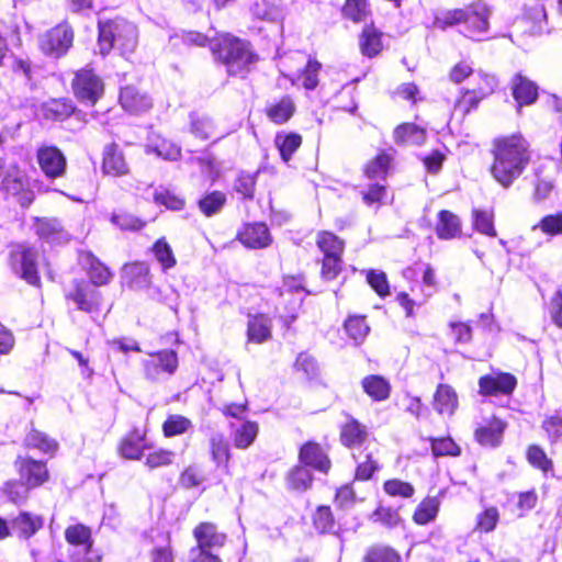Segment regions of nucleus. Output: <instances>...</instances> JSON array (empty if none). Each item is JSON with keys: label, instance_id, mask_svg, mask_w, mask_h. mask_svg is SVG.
Masks as SVG:
<instances>
[{"label": "nucleus", "instance_id": "1", "mask_svg": "<svg viewBox=\"0 0 562 562\" xmlns=\"http://www.w3.org/2000/svg\"><path fill=\"white\" fill-rule=\"evenodd\" d=\"M491 173L504 188H509L530 162V144L521 134L496 138L492 148Z\"/></svg>", "mask_w": 562, "mask_h": 562}, {"label": "nucleus", "instance_id": "2", "mask_svg": "<svg viewBox=\"0 0 562 562\" xmlns=\"http://www.w3.org/2000/svg\"><path fill=\"white\" fill-rule=\"evenodd\" d=\"M491 14L485 2L475 1L461 9L445 11L436 19V23L440 27L462 24L465 36L480 41L488 31Z\"/></svg>", "mask_w": 562, "mask_h": 562}, {"label": "nucleus", "instance_id": "3", "mask_svg": "<svg viewBox=\"0 0 562 562\" xmlns=\"http://www.w3.org/2000/svg\"><path fill=\"white\" fill-rule=\"evenodd\" d=\"M137 40V29L131 22L123 19L99 22L98 46L102 55L109 54L112 48L117 49L122 56L132 54Z\"/></svg>", "mask_w": 562, "mask_h": 562}, {"label": "nucleus", "instance_id": "4", "mask_svg": "<svg viewBox=\"0 0 562 562\" xmlns=\"http://www.w3.org/2000/svg\"><path fill=\"white\" fill-rule=\"evenodd\" d=\"M212 52L217 59L227 65L229 72H236L254 60L248 44L227 34L212 45Z\"/></svg>", "mask_w": 562, "mask_h": 562}, {"label": "nucleus", "instance_id": "5", "mask_svg": "<svg viewBox=\"0 0 562 562\" xmlns=\"http://www.w3.org/2000/svg\"><path fill=\"white\" fill-rule=\"evenodd\" d=\"M316 245L323 252L322 278L327 281L334 280L342 268L341 256L345 243L335 234L323 231L317 234Z\"/></svg>", "mask_w": 562, "mask_h": 562}, {"label": "nucleus", "instance_id": "6", "mask_svg": "<svg viewBox=\"0 0 562 562\" xmlns=\"http://www.w3.org/2000/svg\"><path fill=\"white\" fill-rule=\"evenodd\" d=\"M178 364V356L173 350L150 353L149 358L143 361L145 378L153 382L162 381L175 374Z\"/></svg>", "mask_w": 562, "mask_h": 562}, {"label": "nucleus", "instance_id": "7", "mask_svg": "<svg viewBox=\"0 0 562 562\" xmlns=\"http://www.w3.org/2000/svg\"><path fill=\"white\" fill-rule=\"evenodd\" d=\"M37 258L36 249L25 245H16L10 254L12 269L31 285L40 284Z\"/></svg>", "mask_w": 562, "mask_h": 562}, {"label": "nucleus", "instance_id": "8", "mask_svg": "<svg viewBox=\"0 0 562 562\" xmlns=\"http://www.w3.org/2000/svg\"><path fill=\"white\" fill-rule=\"evenodd\" d=\"M74 32L67 24H59L40 37V48L48 56L58 58L72 45Z\"/></svg>", "mask_w": 562, "mask_h": 562}, {"label": "nucleus", "instance_id": "9", "mask_svg": "<svg viewBox=\"0 0 562 562\" xmlns=\"http://www.w3.org/2000/svg\"><path fill=\"white\" fill-rule=\"evenodd\" d=\"M103 88L100 77L90 69L79 70L72 81V89L77 99L89 105L97 103L103 94Z\"/></svg>", "mask_w": 562, "mask_h": 562}, {"label": "nucleus", "instance_id": "10", "mask_svg": "<svg viewBox=\"0 0 562 562\" xmlns=\"http://www.w3.org/2000/svg\"><path fill=\"white\" fill-rule=\"evenodd\" d=\"M36 158L41 170L47 178L56 179L65 175L67 160L57 147H40L36 153Z\"/></svg>", "mask_w": 562, "mask_h": 562}, {"label": "nucleus", "instance_id": "11", "mask_svg": "<svg viewBox=\"0 0 562 562\" xmlns=\"http://www.w3.org/2000/svg\"><path fill=\"white\" fill-rule=\"evenodd\" d=\"M14 464L20 474L21 481L27 485V487H38L49 477L46 463L42 461L25 457H18Z\"/></svg>", "mask_w": 562, "mask_h": 562}, {"label": "nucleus", "instance_id": "12", "mask_svg": "<svg viewBox=\"0 0 562 562\" xmlns=\"http://www.w3.org/2000/svg\"><path fill=\"white\" fill-rule=\"evenodd\" d=\"M79 310L92 312L100 305L101 294L88 282L80 280L74 282V291L68 294Z\"/></svg>", "mask_w": 562, "mask_h": 562}, {"label": "nucleus", "instance_id": "13", "mask_svg": "<svg viewBox=\"0 0 562 562\" xmlns=\"http://www.w3.org/2000/svg\"><path fill=\"white\" fill-rule=\"evenodd\" d=\"M238 239L247 248H266L271 244L269 229L263 223L246 224L238 233Z\"/></svg>", "mask_w": 562, "mask_h": 562}, {"label": "nucleus", "instance_id": "14", "mask_svg": "<svg viewBox=\"0 0 562 562\" xmlns=\"http://www.w3.org/2000/svg\"><path fill=\"white\" fill-rule=\"evenodd\" d=\"M193 536L196 540L195 548L209 551L222 548L226 541V535L218 532L216 526L212 522H201L193 530Z\"/></svg>", "mask_w": 562, "mask_h": 562}, {"label": "nucleus", "instance_id": "15", "mask_svg": "<svg viewBox=\"0 0 562 562\" xmlns=\"http://www.w3.org/2000/svg\"><path fill=\"white\" fill-rule=\"evenodd\" d=\"M516 378L509 373L485 375L479 381L480 391L485 395L509 394L516 387Z\"/></svg>", "mask_w": 562, "mask_h": 562}, {"label": "nucleus", "instance_id": "16", "mask_svg": "<svg viewBox=\"0 0 562 562\" xmlns=\"http://www.w3.org/2000/svg\"><path fill=\"white\" fill-rule=\"evenodd\" d=\"M44 525L43 518L27 512H21L10 520L11 533L21 539L34 536Z\"/></svg>", "mask_w": 562, "mask_h": 562}, {"label": "nucleus", "instance_id": "17", "mask_svg": "<svg viewBox=\"0 0 562 562\" xmlns=\"http://www.w3.org/2000/svg\"><path fill=\"white\" fill-rule=\"evenodd\" d=\"M512 91L518 110L524 105L535 103L538 99V86L521 74H517L513 78Z\"/></svg>", "mask_w": 562, "mask_h": 562}, {"label": "nucleus", "instance_id": "18", "mask_svg": "<svg viewBox=\"0 0 562 562\" xmlns=\"http://www.w3.org/2000/svg\"><path fill=\"white\" fill-rule=\"evenodd\" d=\"M229 427L234 447L237 449L249 448L259 434V425L252 420H243L239 424L231 423Z\"/></svg>", "mask_w": 562, "mask_h": 562}, {"label": "nucleus", "instance_id": "19", "mask_svg": "<svg viewBox=\"0 0 562 562\" xmlns=\"http://www.w3.org/2000/svg\"><path fill=\"white\" fill-rule=\"evenodd\" d=\"M300 460L305 465L319 472L327 473L330 469V460L316 442H306L300 450Z\"/></svg>", "mask_w": 562, "mask_h": 562}, {"label": "nucleus", "instance_id": "20", "mask_svg": "<svg viewBox=\"0 0 562 562\" xmlns=\"http://www.w3.org/2000/svg\"><path fill=\"white\" fill-rule=\"evenodd\" d=\"M120 103L123 109L131 113L145 112L151 106V100L133 86L121 89Z\"/></svg>", "mask_w": 562, "mask_h": 562}, {"label": "nucleus", "instance_id": "21", "mask_svg": "<svg viewBox=\"0 0 562 562\" xmlns=\"http://www.w3.org/2000/svg\"><path fill=\"white\" fill-rule=\"evenodd\" d=\"M103 172L112 176H124L128 172V166L125 161L123 153L117 145L111 144L105 147L103 154Z\"/></svg>", "mask_w": 562, "mask_h": 562}, {"label": "nucleus", "instance_id": "22", "mask_svg": "<svg viewBox=\"0 0 562 562\" xmlns=\"http://www.w3.org/2000/svg\"><path fill=\"white\" fill-rule=\"evenodd\" d=\"M272 321L263 314L249 316L247 325L248 340L262 344L271 338Z\"/></svg>", "mask_w": 562, "mask_h": 562}, {"label": "nucleus", "instance_id": "23", "mask_svg": "<svg viewBox=\"0 0 562 562\" xmlns=\"http://www.w3.org/2000/svg\"><path fill=\"white\" fill-rule=\"evenodd\" d=\"M80 260L87 268L91 282L94 285H104L111 281L113 274L94 255L85 252L81 255Z\"/></svg>", "mask_w": 562, "mask_h": 562}, {"label": "nucleus", "instance_id": "24", "mask_svg": "<svg viewBox=\"0 0 562 562\" xmlns=\"http://www.w3.org/2000/svg\"><path fill=\"white\" fill-rule=\"evenodd\" d=\"M458 407V396L448 384H439L434 395V408L440 415L451 416Z\"/></svg>", "mask_w": 562, "mask_h": 562}, {"label": "nucleus", "instance_id": "25", "mask_svg": "<svg viewBox=\"0 0 562 562\" xmlns=\"http://www.w3.org/2000/svg\"><path fill=\"white\" fill-rule=\"evenodd\" d=\"M398 145H422L426 140V131L414 123H403L393 133Z\"/></svg>", "mask_w": 562, "mask_h": 562}, {"label": "nucleus", "instance_id": "26", "mask_svg": "<svg viewBox=\"0 0 562 562\" xmlns=\"http://www.w3.org/2000/svg\"><path fill=\"white\" fill-rule=\"evenodd\" d=\"M461 223L459 217L450 211L443 210L438 214L436 234L441 239H452L460 235Z\"/></svg>", "mask_w": 562, "mask_h": 562}, {"label": "nucleus", "instance_id": "27", "mask_svg": "<svg viewBox=\"0 0 562 562\" xmlns=\"http://www.w3.org/2000/svg\"><path fill=\"white\" fill-rule=\"evenodd\" d=\"M65 539L69 544L80 548L85 553L91 550L93 543L90 528L81 524L67 527Z\"/></svg>", "mask_w": 562, "mask_h": 562}, {"label": "nucleus", "instance_id": "28", "mask_svg": "<svg viewBox=\"0 0 562 562\" xmlns=\"http://www.w3.org/2000/svg\"><path fill=\"white\" fill-rule=\"evenodd\" d=\"M505 424L498 419H492L486 426H483L475 431L476 440L483 446L495 447L499 445Z\"/></svg>", "mask_w": 562, "mask_h": 562}, {"label": "nucleus", "instance_id": "29", "mask_svg": "<svg viewBox=\"0 0 562 562\" xmlns=\"http://www.w3.org/2000/svg\"><path fill=\"white\" fill-rule=\"evenodd\" d=\"M144 440V435L138 431L135 430L130 432L122 439L119 446L120 454L128 460H138L145 448Z\"/></svg>", "mask_w": 562, "mask_h": 562}, {"label": "nucleus", "instance_id": "30", "mask_svg": "<svg viewBox=\"0 0 562 562\" xmlns=\"http://www.w3.org/2000/svg\"><path fill=\"white\" fill-rule=\"evenodd\" d=\"M210 451L212 456V460L216 463L217 467H224L225 470L228 469V462L231 459V451L227 440L224 435L221 432H215L210 438Z\"/></svg>", "mask_w": 562, "mask_h": 562}, {"label": "nucleus", "instance_id": "31", "mask_svg": "<svg viewBox=\"0 0 562 562\" xmlns=\"http://www.w3.org/2000/svg\"><path fill=\"white\" fill-rule=\"evenodd\" d=\"M364 392L375 401H384L390 396L391 385L381 375H369L362 380Z\"/></svg>", "mask_w": 562, "mask_h": 562}, {"label": "nucleus", "instance_id": "32", "mask_svg": "<svg viewBox=\"0 0 562 562\" xmlns=\"http://www.w3.org/2000/svg\"><path fill=\"white\" fill-rule=\"evenodd\" d=\"M295 105L290 97H283L279 102L269 105L267 116L276 124H283L291 119Z\"/></svg>", "mask_w": 562, "mask_h": 562}, {"label": "nucleus", "instance_id": "33", "mask_svg": "<svg viewBox=\"0 0 562 562\" xmlns=\"http://www.w3.org/2000/svg\"><path fill=\"white\" fill-rule=\"evenodd\" d=\"M360 48L362 54L368 57H373L381 52V33L373 25L363 29L360 36Z\"/></svg>", "mask_w": 562, "mask_h": 562}, {"label": "nucleus", "instance_id": "34", "mask_svg": "<svg viewBox=\"0 0 562 562\" xmlns=\"http://www.w3.org/2000/svg\"><path fill=\"white\" fill-rule=\"evenodd\" d=\"M368 432L364 426L351 419L341 429V441L347 447L360 446L367 438Z\"/></svg>", "mask_w": 562, "mask_h": 562}, {"label": "nucleus", "instance_id": "35", "mask_svg": "<svg viewBox=\"0 0 562 562\" xmlns=\"http://www.w3.org/2000/svg\"><path fill=\"white\" fill-rule=\"evenodd\" d=\"M274 144L278 147L283 161H289L293 153L301 146L302 137L296 133L277 134Z\"/></svg>", "mask_w": 562, "mask_h": 562}, {"label": "nucleus", "instance_id": "36", "mask_svg": "<svg viewBox=\"0 0 562 562\" xmlns=\"http://www.w3.org/2000/svg\"><path fill=\"white\" fill-rule=\"evenodd\" d=\"M440 502L436 497L425 498L416 508L413 519L418 525H426L438 514Z\"/></svg>", "mask_w": 562, "mask_h": 562}, {"label": "nucleus", "instance_id": "37", "mask_svg": "<svg viewBox=\"0 0 562 562\" xmlns=\"http://www.w3.org/2000/svg\"><path fill=\"white\" fill-rule=\"evenodd\" d=\"M72 112V104L65 100H52L43 105L44 117L52 121H63Z\"/></svg>", "mask_w": 562, "mask_h": 562}, {"label": "nucleus", "instance_id": "38", "mask_svg": "<svg viewBox=\"0 0 562 562\" xmlns=\"http://www.w3.org/2000/svg\"><path fill=\"white\" fill-rule=\"evenodd\" d=\"M26 447L35 448L44 453H53L57 449V442L46 434L32 429L24 440Z\"/></svg>", "mask_w": 562, "mask_h": 562}, {"label": "nucleus", "instance_id": "39", "mask_svg": "<svg viewBox=\"0 0 562 562\" xmlns=\"http://www.w3.org/2000/svg\"><path fill=\"white\" fill-rule=\"evenodd\" d=\"M370 14L367 0H346L342 7V15L356 23L366 21Z\"/></svg>", "mask_w": 562, "mask_h": 562}, {"label": "nucleus", "instance_id": "40", "mask_svg": "<svg viewBox=\"0 0 562 562\" xmlns=\"http://www.w3.org/2000/svg\"><path fill=\"white\" fill-rule=\"evenodd\" d=\"M225 202V193L213 191L199 201V209L205 216H212L223 209Z\"/></svg>", "mask_w": 562, "mask_h": 562}, {"label": "nucleus", "instance_id": "41", "mask_svg": "<svg viewBox=\"0 0 562 562\" xmlns=\"http://www.w3.org/2000/svg\"><path fill=\"white\" fill-rule=\"evenodd\" d=\"M192 427L189 418L182 415H170L162 424V432L165 437H175L187 432Z\"/></svg>", "mask_w": 562, "mask_h": 562}, {"label": "nucleus", "instance_id": "42", "mask_svg": "<svg viewBox=\"0 0 562 562\" xmlns=\"http://www.w3.org/2000/svg\"><path fill=\"white\" fill-rule=\"evenodd\" d=\"M313 476L308 469L304 467L294 468L288 475L289 487L294 491L304 492L312 485Z\"/></svg>", "mask_w": 562, "mask_h": 562}, {"label": "nucleus", "instance_id": "43", "mask_svg": "<svg viewBox=\"0 0 562 562\" xmlns=\"http://www.w3.org/2000/svg\"><path fill=\"white\" fill-rule=\"evenodd\" d=\"M153 252L164 270H168L176 266V257L165 238H160L154 244Z\"/></svg>", "mask_w": 562, "mask_h": 562}, {"label": "nucleus", "instance_id": "44", "mask_svg": "<svg viewBox=\"0 0 562 562\" xmlns=\"http://www.w3.org/2000/svg\"><path fill=\"white\" fill-rule=\"evenodd\" d=\"M525 18L533 24L532 32L544 31L547 23V11L541 2H533L526 5Z\"/></svg>", "mask_w": 562, "mask_h": 562}, {"label": "nucleus", "instance_id": "45", "mask_svg": "<svg viewBox=\"0 0 562 562\" xmlns=\"http://www.w3.org/2000/svg\"><path fill=\"white\" fill-rule=\"evenodd\" d=\"M313 522L315 528L321 533H331L335 532L336 524L333 516V513L328 506H319L314 516Z\"/></svg>", "mask_w": 562, "mask_h": 562}, {"label": "nucleus", "instance_id": "46", "mask_svg": "<svg viewBox=\"0 0 562 562\" xmlns=\"http://www.w3.org/2000/svg\"><path fill=\"white\" fill-rule=\"evenodd\" d=\"M434 457H457L461 453L460 447L449 437L430 438Z\"/></svg>", "mask_w": 562, "mask_h": 562}, {"label": "nucleus", "instance_id": "47", "mask_svg": "<svg viewBox=\"0 0 562 562\" xmlns=\"http://www.w3.org/2000/svg\"><path fill=\"white\" fill-rule=\"evenodd\" d=\"M345 329L350 338L357 344L361 342L368 335L370 328L363 316H352L345 322Z\"/></svg>", "mask_w": 562, "mask_h": 562}, {"label": "nucleus", "instance_id": "48", "mask_svg": "<svg viewBox=\"0 0 562 562\" xmlns=\"http://www.w3.org/2000/svg\"><path fill=\"white\" fill-rule=\"evenodd\" d=\"M36 234L47 241H56L61 234V225L57 220H40L35 226Z\"/></svg>", "mask_w": 562, "mask_h": 562}, {"label": "nucleus", "instance_id": "49", "mask_svg": "<svg viewBox=\"0 0 562 562\" xmlns=\"http://www.w3.org/2000/svg\"><path fill=\"white\" fill-rule=\"evenodd\" d=\"M474 227L477 232L490 237L496 236L494 228V216L492 212L474 210L473 211Z\"/></svg>", "mask_w": 562, "mask_h": 562}, {"label": "nucleus", "instance_id": "50", "mask_svg": "<svg viewBox=\"0 0 562 562\" xmlns=\"http://www.w3.org/2000/svg\"><path fill=\"white\" fill-rule=\"evenodd\" d=\"M398 553L389 547H372L363 558V562H400Z\"/></svg>", "mask_w": 562, "mask_h": 562}, {"label": "nucleus", "instance_id": "51", "mask_svg": "<svg viewBox=\"0 0 562 562\" xmlns=\"http://www.w3.org/2000/svg\"><path fill=\"white\" fill-rule=\"evenodd\" d=\"M370 518L373 522H380L387 528H394L402 522L397 510L384 506L378 507Z\"/></svg>", "mask_w": 562, "mask_h": 562}, {"label": "nucleus", "instance_id": "52", "mask_svg": "<svg viewBox=\"0 0 562 562\" xmlns=\"http://www.w3.org/2000/svg\"><path fill=\"white\" fill-rule=\"evenodd\" d=\"M214 124L211 119L206 116H192L191 117V133L202 139L206 140L214 135Z\"/></svg>", "mask_w": 562, "mask_h": 562}, {"label": "nucleus", "instance_id": "53", "mask_svg": "<svg viewBox=\"0 0 562 562\" xmlns=\"http://www.w3.org/2000/svg\"><path fill=\"white\" fill-rule=\"evenodd\" d=\"M390 165V157L385 154L378 155L366 167V176L370 179H384Z\"/></svg>", "mask_w": 562, "mask_h": 562}, {"label": "nucleus", "instance_id": "54", "mask_svg": "<svg viewBox=\"0 0 562 562\" xmlns=\"http://www.w3.org/2000/svg\"><path fill=\"white\" fill-rule=\"evenodd\" d=\"M527 459L531 465L548 472L552 469V461L539 446L532 445L527 450Z\"/></svg>", "mask_w": 562, "mask_h": 562}, {"label": "nucleus", "instance_id": "55", "mask_svg": "<svg viewBox=\"0 0 562 562\" xmlns=\"http://www.w3.org/2000/svg\"><path fill=\"white\" fill-rule=\"evenodd\" d=\"M498 519V509L496 507H488L477 515L475 529L482 532H490L495 529Z\"/></svg>", "mask_w": 562, "mask_h": 562}, {"label": "nucleus", "instance_id": "56", "mask_svg": "<svg viewBox=\"0 0 562 562\" xmlns=\"http://www.w3.org/2000/svg\"><path fill=\"white\" fill-rule=\"evenodd\" d=\"M367 281L381 297L389 295L390 286L385 272L380 270H368Z\"/></svg>", "mask_w": 562, "mask_h": 562}, {"label": "nucleus", "instance_id": "57", "mask_svg": "<svg viewBox=\"0 0 562 562\" xmlns=\"http://www.w3.org/2000/svg\"><path fill=\"white\" fill-rule=\"evenodd\" d=\"M385 493L391 496L412 497L415 490L412 484L401 480H389L383 485Z\"/></svg>", "mask_w": 562, "mask_h": 562}, {"label": "nucleus", "instance_id": "58", "mask_svg": "<svg viewBox=\"0 0 562 562\" xmlns=\"http://www.w3.org/2000/svg\"><path fill=\"white\" fill-rule=\"evenodd\" d=\"M173 457L175 453L172 451L159 449L147 454L145 464L150 470L166 467L172 463Z\"/></svg>", "mask_w": 562, "mask_h": 562}, {"label": "nucleus", "instance_id": "59", "mask_svg": "<svg viewBox=\"0 0 562 562\" xmlns=\"http://www.w3.org/2000/svg\"><path fill=\"white\" fill-rule=\"evenodd\" d=\"M111 222L121 229L138 231L144 226V222L128 213H113Z\"/></svg>", "mask_w": 562, "mask_h": 562}, {"label": "nucleus", "instance_id": "60", "mask_svg": "<svg viewBox=\"0 0 562 562\" xmlns=\"http://www.w3.org/2000/svg\"><path fill=\"white\" fill-rule=\"evenodd\" d=\"M31 488L23 482L12 481L5 484L4 492L13 503L20 504L27 498Z\"/></svg>", "mask_w": 562, "mask_h": 562}, {"label": "nucleus", "instance_id": "61", "mask_svg": "<svg viewBox=\"0 0 562 562\" xmlns=\"http://www.w3.org/2000/svg\"><path fill=\"white\" fill-rule=\"evenodd\" d=\"M127 273L133 277L132 285L135 288H146L150 283L149 269L145 265H133L128 268Z\"/></svg>", "mask_w": 562, "mask_h": 562}, {"label": "nucleus", "instance_id": "62", "mask_svg": "<svg viewBox=\"0 0 562 562\" xmlns=\"http://www.w3.org/2000/svg\"><path fill=\"white\" fill-rule=\"evenodd\" d=\"M477 83L474 87L481 92V97H487L492 94L498 86V80L494 75L479 71L476 75Z\"/></svg>", "mask_w": 562, "mask_h": 562}, {"label": "nucleus", "instance_id": "63", "mask_svg": "<svg viewBox=\"0 0 562 562\" xmlns=\"http://www.w3.org/2000/svg\"><path fill=\"white\" fill-rule=\"evenodd\" d=\"M542 428L547 432L549 440L554 443L562 438V417L559 415L547 417L542 423Z\"/></svg>", "mask_w": 562, "mask_h": 562}, {"label": "nucleus", "instance_id": "64", "mask_svg": "<svg viewBox=\"0 0 562 562\" xmlns=\"http://www.w3.org/2000/svg\"><path fill=\"white\" fill-rule=\"evenodd\" d=\"M538 227L548 235L562 234V213L544 216Z\"/></svg>", "mask_w": 562, "mask_h": 562}]
</instances>
